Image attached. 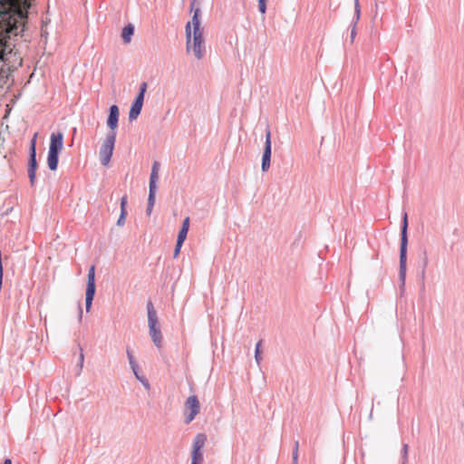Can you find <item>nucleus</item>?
I'll return each mask as SVG.
<instances>
[{"label": "nucleus", "mask_w": 464, "mask_h": 464, "mask_svg": "<svg viewBox=\"0 0 464 464\" xmlns=\"http://www.w3.org/2000/svg\"><path fill=\"white\" fill-rule=\"evenodd\" d=\"M30 0H0V62L13 52L14 37L23 32Z\"/></svg>", "instance_id": "f257e3e1"}, {"label": "nucleus", "mask_w": 464, "mask_h": 464, "mask_svg": "<svg viewBox=\"0 0 464 464\" xmlns=\"http://www.w3.org/2000/svg\"><path fill=\"white\" fill-rule=\"evenodd\" d=\"M408 214L403 212L401 221V243H400V268H399V280L401 282V288L403 289L405 285L406 272H407V251H408Z\"/></svg>", "instance_id": "f03ea898"}, {"label": "nucleus", "mask_w": 464, "mask_h": 464, "mask_svg": "<svg viewBox=\"0 0 464 464\" xmlns=\"http://www.w3.org/2000/svg\"><path fill=\"white\" fill-rule=\"evenodd\" d=\"M149 333L157 348H161L163 336L159 324V318L151 300L147 302Z\"/></svg>", "instance_id": "7ed1b4c3"}, {"label": "nucleus", "mask_w": 464, "mask_h": 464, "mask_svg": "<svg viewBox=\"0 0 464 464\" xmlns=\"http://www.w3.org/2000/svg\"><path fill=\"white\" fill-rule=\"evenodd\" d=\"M117 132H108L106 138L100 149V160L103 166H107L111 160L114 145L116 141Z\"/></svg>", "instance_id": "20e7f679"}, {"label": "nucleus", "mask_w": 464, "mask_h": 464, "mask_svg": "<svg viewBox=\"0 0 464 464\" xmlns=\"http://www.w3.org/2000/svg\"><path fill=\"white\" fill-rule=\"evenodd\" d=\"M96 293V283H95V266H91L87 275V285L85 290V308L87 312H90L92 301Z\"/></svg>", "instance_id": "39448f33"}, {"label": "nucleus", "mask_w": 464, "mask_h": 464, "mask_svg": "<svg viewBox=\"0 0 464 464\" xmlns=\"http://www.w3.org/2000/svg\"><path fill=\"white\" fill-rule=\"evenodd\" d=\"M207 441V435L204 433H198L194 439L191 451V464H202L203 448Z\"/></svg>", "instance_id": "423d86ee"}, {"label": "nucleus", "mask_w": 464, "mask_h": 464, "mask_svg": "<svg viewBox=\"0 0 464 464\" xmlns=\"http://www.w3.org/2000/svg\"><path fill=\"white\" fill-rule=\"evenodd\" d=\"M191 26H193V28H197V26L202 27L201 26V9L199 6H198L196 8V10H194L191 22H188L185 25L187 53H189L191 50V35H192Z\"/></svg>", "instance_id": "0eeeda50"}, {"label": "nucleus", "mask_w": 464, "mask_h": 464, "mask_svg": "<svg viewBox=\"0 0 464 464\" xmlns=\"http://www.w3.org/2000/svg\"><path fill=\"white\" fill-rule=\"evenodd\" d=\"M185 408V424H189L199 413L200 403L196 395H190L184 404Z\"/></svg>", "instance_id": "6e6552de"}, {"label": "nucleus", "mask_w": 464, "mask_h": 464, "mask_svg": "<svg viewBox=\"0 0 464 464\" xmlns=\"http://www.w3.org/2000/svg\"><path fill=\"white\" fill-rule=\"evenodd\" d=\"M271 154H272L271 131H270L269 126H266V140H265V144H264L263 154H262V162H261V169L263 172H266L270 168Z\"/></svg>", "instance_id": "1a4fd4ad"}, {"label": "nucleus", "mask_w": 464, "mask_h": 464, "mask_svg": "<svg viewBox=\"0 0 464 464\" xmlns=\"http://www.w3.org/2000/svg\"><path fill=\"white\" fill-rule=\"evenodd\" d=\"M120 109L118 105L112 104L109 108V114L106 120L107 127L110 129L109 132H117L116 130L119 125Z\"/></svg>", "instance_id": "9d476101"}, {"label": "nucleus", "mask_w": 464, "mask_h": 464, "mask_svg": "<svg viewBox=\"0 0 464 464\" xmlns=\"http://www.w3.org/2000/svg\"><path fill=\"white\" fill-rule=\"evenodd\" d=\"M63 148V133L62 131L53 132L50 137V151L60 152Z\"/></svg>", "instance_id": "9b49d317"}, {"label": "nucleus", "mask_w": 464, "mask_h": 464, "mask_svg": "<svg viewBox=\"0 0 464 464\" xmlns=\"http://www.w3.org/2000/svg\"><path fill=\"white\" fill-rule=\"evenodd\" d=\"M38 169L37 160H28L27 173L31 187H34L36 180V171Z\"/></svg>", "instance_id": "f8f14e48"}, {"label": "nucleus", "mask_w": 464, "mask_h": 464, "mask_svg": "<svg viewBox=\"0 0 464 464\" xmlns=\"http://www.w3.org/2000/svg\"><path fill=\"white\" fill-rule=\"evenodd\" d=\"M160 162L154 161L151 168V172L150 176V184L149 189H156L157 190V181L159 179V170H160Z\"/></svg>", "instance_id": "ddd939ff"}, {"label": "nucleus", "mask_w": 464, "mask_h": 464, "mask_svg": "<svg viewBox=\"0 0 464 464\" xmlns=\"http://www.w3.org/2000/svg\"><path fill=\"white\" fill-rule=\"evenodd\" d=\"M191 48L193 49L194 55L197 59L200 60L205 55V41L191 40Z\"/></svg>", "instance_id": "4468645a"}, {"label": "nucleus", "mask_w": 464, "mask_h": 464, "mask_svg": "<svg viewBox=\"0 0 464 464\" xmlns=\"http://www.w3.org/2000/svg\"><path fill=\"white\" fill-rule=\"evenodd\" d=\"M60 152L48 150L47 166L50 170L55 171L58 169Z\"/></svg>", "instance_id": "2eb2a0df"}, {"label": "nucleus", "mask_w": 464, "mask_h": 464, "mask_svg": "<svg viewBox=\"0 0 464 464\" xmlns=\"http://www.w3.org/2000/svg\"><path fill=\"white\" fill-rule=\"evenodd\" d=\"M135 28L132 24H128L122 28L121 36L124 44L130 43Z\"/></svg>", "instance_id": "dca6fc26"}, {"label": "nucleus", "mask_w": 464, "mask_h": 464, "mask_svg": "<svg viewBox=\"0 0 464 464\" xmlns=\"http://www.w3.org/2000/svg\"><path fill=\"white\" fill-rule=\"evenodd\" d=\"M126 353H127L130 366L133 372V374L135 375L136 378H139V376H140L141 374L140 373L139 364H138L136 359L134 358V355H133L131 350L130 348H127Z\"/></svg>", "instance_id": "f3484780"}, {"label": "nucleus", "mask_w": 464, "mask_h": 464, "mask_svg": "<svg viewBox=\"0 0 464 464\" xmlns=\"http://www.w3.org/2000/svg\"><path fill=\"white\" fill-rule=\"evenodd\" d=\"M143 105L135 102H131L129 111V121H133L140 116Z\"/></svg>", "instance_id": "a211bd4d"}, {"label": "nucleus", "mask_w": 464, "mask_h": 464, "mask_svg": "<svg viewBox=\"0 0 464 464\" xmlns=\"http://www.w3.org/2000/svg\"><path fill=\"white\" fill-rule=\"evenodd\" d=\"M189 223L190 219L189 217H186L182 222L181 227L178 233L177 239H179V242L181 240L185 241L188 236V232L189 229Z\"/></svg>", "instance_id": "6ab92c4d"}, {"label": "nucleus", "mask_w": 464, "mask_h": 464, "mask_svg": "<svg viewBox=\"0 0 464 464\" xmlns=\"http://www.w3.org/2000/svg\"><path fill=\"white\" fill-rule=\"evenodd\" d=\"M422 261L420 265V277L421 280V289L424 290V279H425V274H426V268L428 266V256L426 250H423L422 252Z\"/></svg>", "instance_id": "aec40b11"}, {"label": "nucleus", "mask_w": 464, "mask_h": 464, "mask_svg": "<svg viewBox=\"0 0 464 464\" xmlns=\"http://www.w3.org/2000/svg\"><path fill=\"white\" fill-rule=\"evenodd\" d=\"M156 189H149L148 204L146 208V214L150 216L152 212L153 206L156 200Z\"/></svg>", "instance_id": "412c9836"}, {"label": "nucleus", "mask_w": 464, "mask_h": 464, "mask_svg": "<svg viewBox=\"0 0 464 464\" xmlns=\"http://www.w3.org/2000/svg\"><path fill=\"white\" fill-rule=\"evenodd\" d=\"M36 138H37V133H35L34 135V137L32 138V140L30 141L28 160H37L36 159V156H37V153H36Z\"/></svg>", "instance_id": "4be33fe9"}, {"label": "nucleus", "mask_w": 464, "mask_h": 464, "mask_svg": "<svg viewBox=\"0 0 464 464\" xmlns=\"http://www.w3.org/2000/svg\"><path fill=\"white\" fill-rule=\"evenodd\" d=\"M203 32V27L197 26V28H193L191 37L193 36V40L204 41Z\"/></svg>", "instance_id": "5701e85b"}, {"label": "nucleus", "mask_w": 464, "mask_h": 464, "mask_svg": "<svg viewBox=\"0 0 464 464\" xmlns=\"http://www.w3.org/2000/svg\"><path fill=\"white\" fill-rule=\"evenodd\" d=\"M261 345H262V340H259L256 344V348H255V360L256 362H257V364L260 363L261 360H262V356H261Z\"/></svg>", "instance_id": "b1692460"}, {"label": "nucleus", "mask_w": 464, "mask_h": 464, "mask_svg": "<svg viewBox=\"0 0 464 464\" xmlns=\"http://www.w3.org/2000/svg\"><path fill=\"white\" fill-rule=\"evenodd\" d=\"M360 15H361V6L359 4V1L354 0V17H353V24H354V25L357 24V22L360 19Z\"/></svg>", "instance_id": "393cba45"}, {"label": "nucleus", "mask_w": 464, "mask_h": 464, "mask_svg": "<svg viewBox=\"0 0 464 464\" xmlns=\"http://www.w3.org/2000/svg\"><path fill=\"white\" fill-rule=\"evenodd\" d=\"M408 450H409L408 444H403L402 448H401V459H402L401 464H406L408 461Z\"/></svg>", "instance_id": "a878e982"}, {"label": "nucleus", "mask_w": 464, "mask_h": 464, "mask_svg": "<svg viewBox=\"0 0 464 464\" xmlns=\"http://www.w3.org/2000/svg\"><path fill=\"white\" fill-rule=\"evenodd\" d=\"M183 243H184L183 240H181L180 242H179V239L176 240V245H175V248H174V252H173L174 258H177L179 256Z\"/></svg>", "instance_id": "bb28decb"}, {"label": "nucleus", "mask_w": 464, "mask_h": 464, "mask_svg": "<svg viewBox=\"0 0 464 464\" xmlns=\"http://www.w3.org/2000/svg\"><path fill=\"white\" fill-rule=\"evenodd\" d=\"M127 215H128L127 211H121L120 217L116 223L117 226L123 227L125 225Z\"/></svg>", "instance_id": "cd10ccee"}, {"label": "nucleus", "mask_w": 464, "mask_h": 464, "mask_svg": "<svg viewBox=\"0 0 464 464\" xmlns=\"http://www.w3.org/2000/svg\"><path fill=\"white\" fill-rule=\"evenodd\" d=\"M298 441L295 442V447L293 449V463L292 464H298Z\"/></svg>", "instance_id": "c85d7f7f"}, {"label": "nucleus", "mask_w": 464, "mask_h": 464, "mask_svg": "<svg viewBox=\"0 0 464 464\" xmlns=\"http://www.w3.org/2000/svg\"><path fill=\"white\" fill-rule=\"evenodd\" d=\"M83 362H84L83 350H82V348H80V355H79V360L77 362V367L79 368V372H81L83 367Z\"/></svg>", "instance_id": "c756f323"}, {"label": "nucleus", "mask_w": 464, "mask_h": 464, "mask_svg": "<svg viewBox=\"0 0 464 464\" xmlns=\"http://www.w3.org/2000/svg\"><path fill=\"white\" fill-rule=\"evenodd\" d=\"M258 2V11L265 14L266 12V0H257Z\"/></svg>", "instance_id": "7c9ffc66"}, {"label": "nucleus", "mask_w": 464, "mask_h": 464, "mask_svg": "<svg viewBox=\"0 0 464 464\" xmlns=\"http://www.w3.org/2000/svg\"><path fill=\"white\" fill-rule=\"evenodd\" d=\"M146 389H150V382L148 381V379L144 376V375H140L139 376V378H136Z\"/></svg>", "instance_id": "2f4dec72"}, {"label": "nucleus", "mask_w": 464, "mask_h": 464, "mask_svg": "<svg viewBox=\"0 0 464 464\" xmlns=\"http://www.w3.org/2000/svg\"><path fill=\"white\" fill-rule=\"evenodd\" d=\"M128 197L124 195L121 198V211H127Z\"/></svg>", "instance_id": "473e14b6"}, {"label": "nucleus", "mask_w": 464, "mask_h": 464, "mask_svg": "<svg viewBox=\"0 0 464 464\" xmlns=\"http://www.w3.org/2000/svg\"><path fill=\"white\" fill-rule=\"evenodd\" d=\"M144 97H145L144 93L138 92L136 97L134 98V100L132 102H138V103H140V104L143 105V103H144Z\"/></svg>", "instance_id": "72a5a7b5"}, {"label": "nucleus", "mask_w": 464, "mask_h": 464, "mask_svg": "<svg viewBox=\"0 0 464 464\" xmlns=\"http://www.w3.org/2000/svg\"><path fill=\"white\" fill-rule=\"evenodd\" d=\"M196 5H199L198 3V0H191L190 1V6H189V12L190 13H194V10H196V8L198 7V6H196Z\"/></svg>", "instance_id": "f704fd0d"}, {"label": "nucleus", "mask_w": 464, "mask_h": 464, "mask_svg": "<svg viewBox=\"0 0 464 464\" xmlns=\"http://www.w3.org/2000/svg\"><path fill=\"white\" fill-rule=\"evenodd\" d=\"M356 36V25H354V24H353L352 25V28H351V42H353L354 38Z\"/></svg>", "instance_id": "c9c22d12"}, {"label": "nucleus", "mask_w": 464, "mask_h": 464, "mask_svg": "<svg viewBox=\"0 0 464 464\" xmlns=\"http://www.w3.org/2000/svg\"><path fill=\"white\" fill-rule=\"evenodd\" d=\"M147 87H148L147 82H141L140 85V88H139V92H142L145 94L146 91H147Z\"/></svg>", "instance_id": "e433bc0d"}, {"label": "nucleus", "mask_w": 464, "mask_h": 464, "mask_svg": "<svg viewBox=\"0 0 464 464\" xmlns=\"http://www.w3.org/2000/svg\"><path fill=\"white\" fill-rule=\"evenodd\" d=\"M386 0H375L376 13L378 12L380 5H383Z\"/></svg>", "instance_id": "4c0bfd02"}, {"label": "nucleus", "mask_w": 464, "mask_h": 464, "mask_svg": "<svg viewBox=\"0 0 464 464\" xmlns=\"http://www.w3.org/2000/svg\"><path fill=\"white\" fill-rule=\"evenodd\" d=\"M3 464H12V460L10 459H5Z\"/></svg>", "instance_id": "58836bf2"}, {"label": "nucleus", "mask_w": 464, "mask_h": 464, "mask_svg": "<svg viewBox=\"0 0 464 464\" xmlns=\"http://www.w3.org/2000/svg\"><path fill=\"white\" fill-rule=\"evenodd\" d=\"M82 310L81 304H79V315H80V317H82Z\"/></svg>", "instance_id": "ea45409f"}]
</instances>
